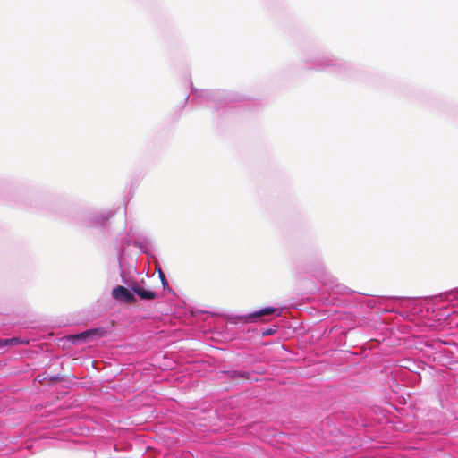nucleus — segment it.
<instances>
[{"label": "nucleus", "mask_w": 458, "mask_h": 458, "mask_svg": "<svg viewBox=\"0 0 458 458\" xmlns=\"http://www.w3.org/2000/svg\"><path fill=\"white\" fill-rule=\"evenodd\" d=\"M276 313L277 316L280 315V311L277 309L272 308V307H267L260 309L259 310H257L255 312L242 315L238 317V319L244 323H252L257 321L259 318L270 314Z\"/></svg>", "instance_id": "obj_1"}, {"label": "nucleus", "mask_w": 458, "mask_h": 458, "mask_svg": "<svg viewBox=\"0 0 458 458\" xmlns=\"http://www.w3.org/2000/svg\"><path fill=\"white\" fill-rule=\"evenodd\" d=\"M112 296L114 300L124 303H133L136 299L134 295L124 286L118 285L112 291Z\"/></svg>", "instance_id": "obj_2"}, {"label": "nucleus", "mask_w": 458, "mask_h": 458, "mask_svg": "<svg viewBox=\"0 0 458 458\" xmlns=\"http://www.w3.org/2000/svg\"><path fill=\"white\" fill-rule=\"evenodd\" d=\"M132 292L143 300H154L157 297L155 292L143 288L138 283L131 285Z\"/></svg>", "instance_id": "obj_3"}, {"label": "nucleus", "mask_w": 458, "mask_h": 458, "mask_svg": "<svg viewBox=\"0 0 458 458\" xmlns=\"http://www.w3.org/2000/svg\"><path fill=\"white\" fill-rule=\"evenodd\" d=\"M29 340L21 337H12L7 339H0V348L8 346V345H18L28 344Z\"/></svg>", "instance_id": "obj_4"}, {"label": "nucleus", "mask_w": 458, "mask_h": 458, "mask_svg": "<svg viewBox=\"0 0 458 458\" xmlns=\"http://www.w3.org/2000/svg\"><path fill=\"white\" fill-rule=\"evenodd\" d=\"M110 216H111L110 212L101 213L95 217V219L92 221L90 225L97 226V225H102L104 223V221L109 219Z\"/></svg>", "instance_id": "obj_5"}, {"label": "nucleus", "mask_w": 458, "mask_h": 458, "mask_svg": "<svg viewBox=\"0 0 458 458\" xmlns=\"http://www.w3.org/2000/svg\"><path fill=\"white\" fill-rule=\"evenodd\" d=\"M98 333V330L95 329V330H87L80 335H77L78 338L81 339V340H86L88 339L89 336L93 335H96Z\"/></svg>", "instance_id": "obj_6"}, {"label": "nucleus", "mask_w": 458, "mask_h": 458, "mask_svg": "<svg viewBox=\"0 0 458 458\" xmlns=\"http://www.w3.org/2000/svg\"><path fill=\"white\" fill-rule=\"evenodd\" d=\"M446 299L448 301H453L454 299H458V289H454L446 293Z\"/></svg>", "instance_id": "obj_7"}, {"label": "nucleus", "mask_w": 458, "mask_h": 458, "mask_svg": "<svg viewBox=\"0 0 458 458\" xmlns=\"http://www.w3.org/2000/svg\"><path fill=\"white\" fill-rule=\"evenodd\" d=\"M161 281H162V284H163L164 288L168 286V283H167L165 277L163 278Z\"/></svg>", "instance_id": "obj_8"}, {"label": "nucleus", "mask_w": 458, "mask_h": 458, "mask_svg": "<svg viewBox=\"0 0 458 458\" xmlns=\"http://www.w3.org/2000/svg\"><path fill=\"white\" fill-rule=\"evenodd\" d=\"M159 276H160L161 280L165 277L164 273L160 269H159Z\"/></svg>", "instance_id": "obj_9"}]
</instances>
